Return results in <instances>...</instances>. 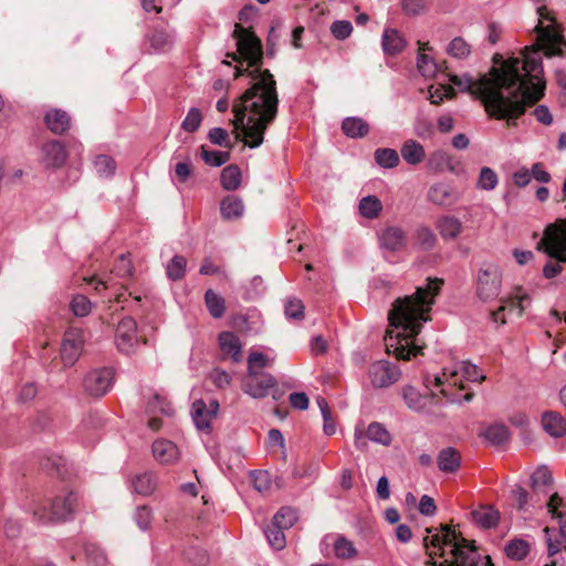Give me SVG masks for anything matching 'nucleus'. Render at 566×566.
<instances>
[{
    "instance_id": "1",
    "label": "nucleus",
    "mask_w": 566,
    "mask_h": 566,
    "mask_svg": "<svg viewBox=\"0 0 566 566\" xmlns=\"http://www.w3.org/2000/svg\"><path fill=\"white\" fill-rule=\"evenodd\" d=\"M542 56L536 50H526L521 56L509 57L489 74L475 80L469 74L451 75L450 81L461 92L480 98L489 115L503 119L517 117L527 103L544 95Z\"/></svg>"
},
{
    "instance_id": "2",
    "label": "nucleus",
    "mask_w": 566,
    "mask_h": 566,
    "mask_svg": "<svg viewBox=\"0 0 566 566\" xmlns=\"http://www.w3.org/2000/svg\"><path fill=\"white\" fill-rule=\"evenodd\" d=\"M233 38L238 55L233 53L231 56L239 62L234 77L248 72L250 87L232 105V124L238 137H243L245 146L258 148L263 144L264 133L277 114L276 81L269 70L260 69L263 51L259 38L240 24H235Z\"/></svg>"
},
{
    "instance_id": "3",
    "label": "nucleus",
    "mask_w": 566,
    "mask_h": 566,
    "mask_svg": "<svg viewBox=\"0 0 566 566\" xmlns=\"http://www.w3.org/2000/svg\"><path fill=\"white\" fill-rule=\"evenodd\" d=\"M442 280L428 279L424 286L417 287L412 295L396 300L388 313L389 328L385 340L388 350L398 358L409 359L420 352L415 337L422 324L429 319L434 298L438 295Z\"/></svg>"
},
{
    "instance_id": "4",
    "label": "nucleus",
    "mask_w": 566,
    "mask_h": 566,
    "mask_svg": "<svg viewBox=\"0 0 566 566\" xmlns=\"http://www.w3.org/2000/svg\"><path fill=\"white\" fill-rule=\"evenodd\" d=\"M485 375L469 361H457L452 365L444 367L439 375L427 376L424 384L427 388L438 390L448 402L460 403L462 401H471L473 394L467 391L461 395V391L465 390L464 381H483Z\"/></svg>"
},
{
    "instance_id": "5",
    "label": "nucleus",
    "mask_w": 566,
    "mask_h": 566,
    "mask_svg": "<svg viewBox=\"0 0 566 566\" xmlns=\"http://www.w3.org/2000/svg\"><path fill=\"white\" fill-rule=\"evenodd\" d=\"M423 542L429 555L427 566H437L434 557L446 556L447 551L450 552L451 559L446 558L439 566H479L475 549L467 544L464 538H458L455 532L448 526H442L440 531L428 535Z\"/></svg>"
},
{
    "instance_id": "6",
    "label": "nucleus",
    "mask_w": 566,
    "mask_h": 566,
    "mask_svg": "<svg viewBox=\"0 0 566 566\" xmlns=\"http://www.w3.org/2000/svg\"><path fill=\"white\" fill-rule=\"evenodd\" d=\"M535 6L538 22L535 27L537 33V48H526V50H536L541 55V50L547 56L560 55L563 53L564 40L560 33L559 24L552 10L548 9V0H532Z\"/></svg>"
},
{
    "instance_id": "7",
    "label": "nucleus",
    "mask_w": 566,
    "mask_h": 566,
    "mask_svg": "<svg viewBox=\"0 0 566 566\" xmlns=\"http://www.w3.org/2000/svg\"><path fill=\"white\" fill-rule=\"evenodd\" d=\"M77 505V495L74 492L60 494L53 499L50 509L45 505L32 506V514L40 523L60 522L70 518Z\"/></svg>"
},
{
    "instance_id": "8",
    "label": "nucleus",
    "mask_w": 566,
    "mask_h": 566,
    "mask_svg": "<svg viewBox=\"0 0 566 566\" xmlns=\"http://www.w3.org/2000/svg\"><path fill=\"white\" fill-rule=\"evenodd\" d=\"M503 271L494 262L484 261L476 272V294L482 301H490L500 295Z\"/></svg>"
},
{
    "instance_id": "9",
    "label": "nucleus",
    "mask_w": 566,
    "mask_h": 566,
    "mask_svg": "<svg viewBox=\"0 0 566 566\" xmlns=\"http://www.w3.org/2000/svg\"><path fill=\"white\" fill-rule=\"evenodd\" d=\"M530 302L528 293L522 286H515L510 295L502 300L497 311L492 312V318L495 323L505 324L507 317H521Z\"/></svg>"
},
{
    "instance_id": "10",
    "label": "nucleus",
    "mask_w": 566,
    "mask_h": 566,
    "mask_svg": "<svg viewBox=\"0 0 566 566\" xmlns=\"http://www.w3.org/2000/svg\"><path fill=\"white\" fill-rule=\"evenodd\" d=\"M537 249L562 262L566 261V222L563 226L552 224L546 228Z\"/></svg>"
},
{
    "instance_id": "11",
    "label": "nucleus",
    "mask_w": 566,
    "mask_h": 566,
    "mask_svg": "<svg viewBox=\"0 0 566 566\" xmlns=\"http://www.w3.org/2000/svg\"><path fill=\"white\" fill-rule=\"evenodd\" d=\"M401 376L399 367L388 360H377L370 364L368 368V377L375 388H387Z\"/></svg>"
},
{
    "instance_id": "12",
    "label": "nucleus",
    "mask_w": 566,
    "mask_h": 566,
    "mask_svg": "<svg viewBox=\"0 0 566 566\" xmlns=\"http://www.w3.org/2000/svg\"><path fill=\"white\" fill-rule=\"evenodd\" d=\"M117 349L126 355L135 353L138 346L137 324L132 317H124L115 332Z\"/></svg>"
},
{
    "instance_id": "13",
    "label": "nucleus",
    "mask_w": 566,
    "mask_h": 566,
    "mask_svg": "<svg viewBox=\"0 0 566 566\" xmlns=\"http://www.w3.org/2000/svg\"><path fill=\"white\" fill-rule=\"evenodd\" d=\"M84 335L80 328H69L61 344V358L65 366H72L83 352Z\"/></svg>"
},
{
    "instance_id": "14",
    "label": "nucleus",
    "mask_w": 566,
    "mask_h": 566,
    "mask_svg": "<svg viewBox=\"0 0 566 566\" xmlns=\"http://www.w3.org/2000/svg\"><path fill=\"white\" fill-rule=\"evenodd\" d=\"M114 371L112 368L92 370L84 379V388L94 397H102L113 387Z\"/></svg>"
},
{
    "instance_id": "15",
    "label": "nucleus",
    "mask_w": 566,
    "mask_h": 566,
    "mask_svg": "<svg viewBox=\"0 0 566 566\" xmlns=\"http://www.w3.org/2000/svg\"><path fill=\"white\" fill-rule=\"evenodd\" d=\"M459 198L457 189L447 181L433 182L427 192V200L438 207H451L458 202Z\"/></svg>"
},
{
    "instance_id": "16",
    "label": "nucleus",
    "mask_w": 566,
    "mask_h": 566,
    "mask_svg": "<svg viewBox=\"0 0 566 566\" xmlns=\"http://www.w3.org/2000/svg\"><path fill=\"white\" fill-rule=\"evenodd\" d=\"M427 169L432 174L457 172L459 161L447 150L436 149L427 158Z\"/></svg>"
},
{
    "instance_id": "17",
    "label": "nucleus",
    "mask_w": 566,
    "mask_h": 566,
    "mask_svg": "<svg viewBox=\"0 0 566 566\" xmlns=\"http://www.w3.org/2000/svg\"><path fill=\"white\" fill-rule=\"evenodd\" d=\"M153 455L157 462L164 465L176 464L180 459L178 446L166 439H157L153 443Z\"/></svg>"
},
{
    "instance_id": "18",
    "label": "nucleus",
    "mask_w": 566,
    "mask_h": 566,
    "mask_svg": "<svg viewBox=\"0 0 566 566\" xmlns=\"http://www.w3.org/2000/svg\"><path fill=\"white\" fill-rule=\"evenodd\" d=\"M261 380L250 378L244 381L242 390L254 399H261L269 396L270 390L277 386L276 379L271 374H261Z\"/></svg>"
},
{
    "instance_id": "19",
    "label": "nucleus",
    "mask_w": 566,
    "mask_h": 566,
    "mask_svg": "<svg viewBox=\"0 0 566 566\" xmlns=\"http://www.w3.org/2000/svg\"><path fill=\"white\" fill-rule=\"evenodd\" d=\"M66 158L67 153L62 143L51 140L42 146V163L46 168H60L65 164Z\"/></svg>"
},
{
    "instance_id": "20",
    "label": "nucleus",
    "mask_w": 566,
    "mask_h": 566,
    "mask_svg": "<svg viewBox=\"0 0 566 566\" xmlns=\"http://www.w3.org/2000/svg\"><path fill=\"white\" fill-rule=\"evenodd\" d=\"M245 213L243 200L235 195H228L220 201V216L224 221H238Z\"/></svg>"
},
{
    "instance_id": "21",
    "label": "nucleus",
    "mask_w": 566,
    "mask_h": 566,
    "mask_svg": "<svg viewBox=\"0 0 566 566\" xmlns=\"http://www.w3.org/2000/svg\"><path fill=\"white\" fill-rule=\"evenodd\" d=\"M221 353L224 357H229L233 363L242 359V344L240 338L232 332H222L218 337Z\"/></svg>"
},
{
    "instance_id": "22",
    "label": "nucleus",
    "mask_w": 566,
    "mask_h": 566,
    "mask_svg": "<svg viewBox=\"0 0 566 566\" xmlns=\"http://www.w3.org/2000/svg\"><path fill=\"white\" fill-rule=\"evenodd\" d=\"M381 249L387 251H399L406 244L405 232L399 227H387L378 235Z\"/></svg>"
},
{
    "instance_id": "23",
    "label": "nucleus",
    "mask_w": 566,
    "mask_h": 566,
    "mask_svg": "<svg viewBox=\"0 0 566 566\" xmlns=\"http://www.w3.org/2000/svg\"><path fill=\"white\" fill-rule=\"evenodd\" d=\"M429 51H431L429 43L419 42L417 67L421 75L426 78L434 77L439 71V66L433 56L427 53Z\"/></svg>"
},
{
    "instance_id": "24",
    "label": "nucleus",
    "mask_w": 566,
    "mask_h": 566,
    "mask_svg": "<svg viewBox=\"0 0 566 566\" xmlns=\"http://www.w3.org/2000/svg\"><path fill=\"white\" fill-rule=\"evenodd\" d=\"M542 426L545 432L554 438L566 434V420L556 411H545L542 415Z\"/></svg>"
},
{
    "instance_id": "25",
    "label": "nucleus",
    "mask_w": 566,
    "mask_h": 566,
    "mask_svg": "<svg viewBox=\"0 0 566 566\" xmlns=\"http://www.w3.org/2000/svg\"><path fill=\"white\" fill-rule=\"evenodd\" d=\"M437 229L446 241L455 240L463 231L462 222L454 216H443L437 221Z\"/></svg>"
},
{
    "instance_id": "26",
    "label": "nucleus",
    "mask_w": 566,
    "mask_h": 566,
    "mask_svg": "<svg viewBox=\"0 0 566 566\" xmlns=\"http://www.w3.org/2000/svg\"><path fill=\"white\" fill-rule=\"evenodd\" d=\"M437 462L439 469L444 473H453L461 465V455L459 451H457L452 447H448L442 449L438 457Z\"/></svg>"
},
{
    "instance_id": "27",
    "label": "nucleus",
    "mask_w": 566,
    "mask_h": 566,
    "mask_svg": "<svg viewBox=\"0 0 566 566\" xmlns=\"http://www.w3.org/2000/svg\"><path fill=\"white\" fill-rule=\"evenodd\" d=\"M44 122L48 128L54 134H63L70 128V117L66 112L53 108L45 116Z\"/></svg>"
},
{
    "instance_id": "28",
    "label": "nucleus",
    "mask_w": 566,
    "mask_h": 566,
    "mask_svg": "<svg viewBox=\"0 0 566 566\" xmlns=\"http://www.w3.org/2000/svg\"><path fill=\"white\" fill-rule=\"evenodd\" d=\"M402 398L407 407L417 412L426 410L431 400L429 397L420 394L413 386H405L402 388Z\"/></svg>"
},
{
    "instance_id": "29",
    "label": "nucleus",
    "mask_w": 566,
    "mask_h": 566,
    "mask_svg": "<svg viewBox=\"0 0 566 566\" xmlns=\"http://www.w3.org/2000/svg\"><path fill=\"white\" fill-rule=\"evenodd\" d=\"M400 153H401L402 159L408 165H412V166L420 164L426 157L424 147L419 142H417L415 139H407L402 144Z\"/></svg>"
},
{
    "instance_id": "30",
    "label": "nucleus",
    "mask_w": 566,
    "mask_h": 566,
    "mask_svg": "<svg viewBox=\"0 0 566 566\" xmlns=\"http://www.w3.org/2000/svg\"><path fill=\"white\" fill-rule=\"evenodd\" d=\"M381 44L386 54L395 55L405 49L406 41L396 29H386L382 33Z\"/></svg>"
},
{
    "instance_id": "31",
    "label": "nucleus",
    "mask_w": 566,
    "mask_h": 566,
    "mask_svg": "<svg viewBox=\"0 0 566 566\" xmlns=\"http://www.w3.org/2000/svg\"><path fill=\"white\" fill-rule=\"evenodd\" d=\"M130 486L134 493L149 496L156 489V480L149 472L139 473L132 479Z\"/></svg>"
},
{
    "instance_id": "32",
    "label": "nucleus",
    "mask_w": 566,
    "mask_h": 566,
    "mask_svg": "<svg viewBox=\"0 0 566 566\" xmlns=\"http://www.w3.org/2000/svg\"><path fill=\"white\" fill-rule=\"evenodd\" d=\"M473 522L483 527V528H492L496 526L500 520V513L497 510L491 506H483L479 510L472 512Z\"/></svg>"
},
{
    "instance_id": "33",
    "label": "nucleus",
    "mask_w": 566,
    "mask_h": 566,
    "mask_svg": "<svg viewBox=\"0 0 566 566\" xmlns=\"http://www.w3.org/2000/svg\"><path fill=\"white\" fill-rule=\"evenodd\" d=\"M241 170L235 165H229L221 171L220 184L228 191L237 190L241 186Z\"/></svg>"
},
{
    "instance_id": "34",
    "label": "nucleus",
    "mask_w": 566,
    "mask_h": 566,
    "mask_svg": "<svg viewBox=\"0 0 566 566\" xmlns=\"http://www.w3.org/2000/svg\"><path fill=\"white\" fill-rule=\"evenodd\" d=\"M342 129L350 138H360L368 133L369 126L359 117H347L343 120Z\"/></svg>"
},
{
    "instance_id": "35",
    "label": "nucleus",
    "mask_w": 566,
    "mask_h": 566,
    "mask_svg": "<svg viewBox=\"0 0 566 566\" xmlns=\"http://www.w3.org/2000/svg\"><path fill=\"white\" fill-rule=\"evenodd\" d=\"M333 552L335 557L339 559L354 558L358 553L352 541L338 534H336L333 541Z\"/></svg>"
},
{
    "instance_id": "36",
    "label": "nucleus",
    "mask_w": 566,
    "mask_h": 566,
    "mask_svg": "<svg viewBox=\"0 0 566 566\" xmlns=\"http://www.w3.org/2000/svg\"><path fill=\"white\" fill-rule=\"evenodd\" d=\"M449 56L457 60H465L471 55L472 46L462 36H455L446 48Z\"/></svg>"
},
{
    "instance_id": "37",
    "label": "nucleus",
    "mask_w": 566,
    "mask_h": 566,
    "mask_svg": "<svg viewBox=\"0 0 566 566\" xmlns=\"http://www.w3.org/2000/svg\"><path fill=\"white\" fill-rule=\"evenodd\" d=\"M274 358H270L263 353L252 352L248 357V375L250 378H256L260 374V370L270 366L273 363Z\"/></svg>"
},
{
    "instance_id": "38",
    "label": "nucleus",
    "mask_w": 566,
    "mask_h": 566,
    "mask_svg": "<svg viewBox=\"0 0 566 566\" xmlns=\"http://www.w3.org/2000/svg\"><path fill=\"white\" fill-rule=\"evenodd\" d=\"M205 301L210 315L213 318H220L226 312L224 298L213 290L206 291Z\"/></svg>"
},
{
    "instance_id": "39",
    "label": "nucleus",
    "mask_w": 566,
    "mask_h": 566,
    "mask_svg": "<svg viewBox=\"0 0 566 566\" xmlns=\"http://www.w3.org/2000/svg\"><path fill=\"white\" fill-rule=\"evenodd\" d=\"M358 208L363 217L374 219L380 213L382 205L376 196H366L360 199Z\"/></svg>"
},
{
    "instance_id": "40",
    "label": "nucleus",
    "mask_w": 566,
    "mask_h": 566,
    "mask_svg": "<svg viewBox=\"0 0 566 566\" xmlns=\"http://www.w3.org/2000/svg\"><path fill=\"white\" fill-rule=\"evenodd\" d=\"M511 497L514 501L517 511L521 513L530 512L531 507L534 505L528 491L521 485H515L512 489Z\"/></svg>"
},
{
    "instance_id": "41",
    "label": "nucleus",
    "mask_w": 566,
    "mask_h": 566,
    "mask_svg": "<svg viewBox=\"0 0 566 566\" xmlns=\"http://www.w3.org/2000/svg\"><path fill=\"white\" fill-rule=\"evenodd\" d=\"M530 553V544L521 538L510 541L505 545V554L509 558L514 560L524 559Z\"/></svg>"
},
{
    "instance_id": "42",
    "label": "nucleus",
    "mask_w": 566,
    "mask_h": 566,
    "mask_svg": "<svg viewBox=\"0 0 566 566\" xmlns=\"http://www.w3.org/2000/svg\"><path fill=\"white\" fill-rule=\"evenodd\" d=\"M206 405L202 400H197L192 405V419L199 430H207L210 428L211 415L207 412Z\"/></svg>"
},
{
    "instance_id": "43",
    "label": "nucleus",
    "mask_w": 566,
    "mask_h": 566,
    "mask_svg": "<svg viewBox=\"0 0 566 566\" xmlns=\"http://www.w3.org/2000/svg\"><path fill=\"white\" fill-rule=\"evenodd\" d=\"M367 438L368 440L379 443L382 446H389L391 442V434L384 427V424L379 422H371L367 428Z\"/></svg>"
},
{
    "instance_id": "44",
    "label": "nucleus",
    "mask_w": 566,
    "mask_h": 566,
    "mask_svg": "<svg viewBox=\"0 0 566 566\" xmlns=\"http://www.w3.org/2000/svg\"><path fill=\"white\" fill-rule=\"evenodd\" d=\"M94 168L101 178H111L115 174L116 163L108 155H98L94 159Z\"/></svg>"
},
{
    "instance_id": "45",
    "label": "nucleus",
    "mask_w": 566,
    "mask_h": 566,
    "mask_svg": "<svg viewBox=\"0 0 566 566\" xmlns=\"http://www.w3.org/2000/svg\"><path fill=\"white\" fill-rule=\"evenodd\" d=\"M375 160L382 168H395L399 164V155L392 148H378L375 151Z\"/></svg>"
},
{
    "instance_id": "46",
    "label": "nucleus",
    "mask_w": 566,
    "mask_h": 566,
    "mask_svg": "<svg viewBox=\"0 0 566 566\" xmlns=\"http://www.w3.org/2000/svg\"><path fill=\"white\" fill-rule=\"evenodd\" d=\"M283 531L284 528H281L280 526H274V522H272L271 526L264 530L268 543L275 551H282L286 545V539Z\"/></svg>"
},
{
    "instance_id": "47",
    "label": "nucleus",
    "mask_w": 566,
    "mask_h": 566,
    "mask_svg": "<svg viewBox=\"0 0 566 566\" xmlns=\"http://www.w3.org/2000/svg\"><path fill=\"white\" fill-rule=\"evenodd\" d=\"M499 184L497 174L490 167H482L478 177L476 187L491 191L495 189Z\"/></svg>"
},
{
    "instance_id": "48",
    "label": "nucleus",
    "mask_w": 566,
    "mask_h": 566,
    "mask_svg": "<svg viewBox=\"0 0 566 566\" xmlns=\"http://www.w3.org/2000/svg\"><path fill=\"white\" fill-rule=\"evenodd\" d=\"M296 521H297L296 511L289 506H285V507H282L273 516L272 522H274V526H280L281 528L289 530L295 524Z\"/></svg>"
},
{
    "instance_id": "49",
    "label": "nucleus",
    "mask_w": 566,
    "mask_h": 566,
    "mask_svg": "<svg viewBox=\"0 0 566 566\" xmlns=\"http://www.w3.org/2000/svg\"><path fill=\"white\" fill-rule=\"evenodd\" d=\"M174 40V35L166 31H155L149 38L150 46L156 52H164L170 49Z\"/></svg>"
},
{
    "instance_id": "50",
    "label": "nucleus",
    "mask_w": 566,
    "mask_h": 566,
    "mask_svg": "<svg viewBox=\"0 0 566 566\" xmlns=\"http://www.w3.org/2000/svg\"><path fill=\"white\" fill-rule=\"evenodd\" d=\"M187 260L181 255H175L166 266L168 279L177 281L184 277L186 273Z\"/></svg>"
},
{
    "instance_id": "51",
    "label": "nucleus",
    "mask_w": 566,
    "mask_h": 566,
    "mask_svg": "<svg viewBox=\"0 0 566 566\" xmlns=\"http://www.w3.org/2000/svg\"><path fill=\"white\" fill-rule=\"evenodd\" d=\"M484 438L492 444H503L509 439V430L503 424H492L484 431Z\"/></svg>"
},
{
    "instance_id": "52",
    "label": "nucleus",
    "mask_w": 566,
    "mask_h": 566,
    "mask_svg": "<svg viewBox=\"0 0 566 566\" xmlns=\"http://www.w3.org/2000/svg\"><path fill=\"white\" fill-rule=\"evenodd\" d=\"M147 411L149 413L160 412L166 416H171L174 413L171 405L167 401V399L164 396L157 392L154 394L151 399L148 401Z\"/></svg>"
},
{
    "instance_id": "53",
    "label": "nucleus",
    "mask_w": 566,
    "mask_h": 566,
    "mask_svg": "<svg viewBox=\"0 0 566 566\" xmlns=\"http://www.w3.org/2000/svg\"><path fill=\"white\" fill-rule=\"evenodd\" d=\"M202 122V113L197 107H191L181 123V128L188 133H195Z\"/></svg>"
},
{
    "instance_id": "54",
    "label": "nucleus",
    "mask_w": 566,
    "mask_h": 566,
    "mask_svg": "<svg viewBox=\"0 0 566 566\" xmlns=\"http://www.w3.org/2000/svg\"><path fill=\"white\" fill-rule=\"evenodd\" d=\"M202 159L212 167H220L230 159V154L221 150H207L202 147Z\"/></svg>"
},
{
    "instance_id": "55",
    "label": "nucleus",
    "mask_w": 566,
    "mask_h": 566,
    "mask_svg": "<svg viewBox=\"0 0 566 566\" xmlns=\"http://www.w3.org/2000/svg\"><path fill=\"white\" fill-rule=\"evenodd\" d=\"M134 521L140 531H148L153 521V511L149 506L143 505L136 509Z\"/></svg>"
},
{
    "instance_id": "56",
    "label": "nucleus",
    "mask_w": 566,
    "mask_h": 566,
    "mask_svg": "<svg viewBox=\"0 0 566 566\" xmlns=\"http://www.w3.org/2000/svg\"><path fill=\"white\" fill-rule=\"evenodd\" d=\"M71 310L75 316L84 317L90 314L92 303L85 295L78 294L73 297Z\"/></svg>"
},
{
    "instance_id": "57",
    "label": "nucleus",
    "mask_w": 566,
    "mask_h": 566,
    "mask_svg": "<svg viewBox=\"0 0 566 566\" xmlns=\"http://www.w3.org/2000/svg\"><path fill=\"white\" fill-rule=\"evenodd\" d=\"M454 96V90L450 85H439L429 87V98L432 104H439L444 98H452Z\"/></svg>"
},
{
    "instance_id": "58",
    "label": "nucleus",
    "mask_w": 566,
    "mask_h": 566,
    "mask_svg": "<svg viewBox=\"0 0 566 566\" xmlns=\"http://www.w3.org/2000/svg\"><path fill=\"white\" fill-rule=\"evenodd\" d=\"M437 242V237L429 228H420L417 231V244L420 249L431 250Z\"/></svg>"
},
{
    "instance_id": "59",
    "label": "nucleus",
    "mask_w": 566,
    "mask_h": 566,
    "mask_svg": "<svg viewBox=\"0 0 566 566\" xmlns=\"http://www.w3.org/2000/svg\"><path fill=\"white\" fill-rule=\"evenodd\" d=\"M552 481V473L547 467L537 468L531 475V482L533 488L549 485Z\"/></svg>"
},
{
    "instance_id": "60",
    "label": "nucleus",
    "mask_w": 566,
    "mask_h": 566,
    "mask_svg": "<svg viewBox=\"0 0 566 566\" xmlns=\"http://www.w3.org/2000/svg\"><path fill=\"white\" fill-rule=\"evenodd\" d=\"M331 32L337 40L347 39L353 32V25L347 20H337L332 23Z\"/></svg>"
},
{
    "instance_id": "61",
    "label": "nucleus",
    "mask_w": 566,
    "mask_h": 566,
    "mask_svg": "<svg viewBox=\"0 0 566 566\" xmlns=\"http://www.w3.org/2000/svg\"><path fill=\"white\" fill-rule=\"evenodd\" d=\"M251 479L254 489L259 492H265L271 486L270 474L266 471H253L251 472Z\"/></svg>"
},
{
    "instance_id": "62",
    "label": "nucleus",
    "mask_w": 566,
    "mask_h": 566,
    "mask_svg": "<svg viewBox=\"0 0 566 566\" xmlns=\"http://www.w3.org/2000/svg\"><path fill=\"white\" fill-rule=\"evenodd\" d=\"M85 554L90 562L95 566H103L106 562L104 552L96 544H87L85 546Z\"/></svg>"
},
{
    "instance_id": "63",
    "label": "nucleus",
    "mask_w": 566,
    "mask_h": 566,
    "mask_svg": "<svg viewBox=\"0 0 566 566\" xmlns=\"http://www.w3.org/2000/svg\"><path fill=\"white\" fill-rule=\"evenodd\" d=\"M285 315L287 318L301 319L304 315V305L297 298L289 300L285 304Z\"/></svg>"
},
{
    "instance_id": "64",
    "label": "nucleus",
    "mask_w": 566,
    "mask_h": 566,
    "mask_svg": "<svg viewBox=\"0 0 566 566\" xmlns=\"http://www.w3.org/2000/svg\"><path fill=\"white\" fill-rule=\"evenodd\" d=\"M113 272L120 277L130 276L133 272L130 259L125 254H120L115 263Z\"/></svg>"
}]
</instances>
